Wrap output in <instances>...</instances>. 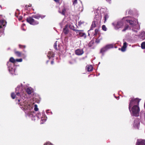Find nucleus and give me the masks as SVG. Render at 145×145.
Masks as SVG:
<instances>
[{
  "mask_svg": "<svg viewBox=\"0 0 145 145\" xmlns=\"http://www.w3.org/2000/svg\"><path fill=\"white\" fill-rule=\"evenodd\" d=\"M45 16L37 14L35 15H32L31 16H29L27 17L26 20L27 22L29 23L30 24L33 25H36L39 24V22L35 20L33 18L38 20L40 18H41V19H43Z\"/></svg>",
  "mask_w": 145,
  "mask_h": 145,
  "instance_id": "nucleus-1",
  "label": "nucleus"
},
{
  "mask_svg": "<svg viewBox=\"0 0 145 145\" xmlns=\"http://www.w3.org/2000/svg\"><path fill=\"white\" fill-rule=\"evenodd\" d=\"M140 101V99L137 98L135 99H131L130 101L129 105V110H130V107L133 105H137L138 106V105H139Z\"/></svg>",
  "mask_w": 145,
  "mask_h": 145,
  "instance_id": "nucleus-2",
  "label": "nucleus"
},
{
  "mask_svg": "<svg viewBox=\"0 0 145 145\" xmlns=\"http://www.w3.org/2000/svg\"><path fill=\"white\" fill-rule=\"evenodd\" d=\"M132 112L133 116H138L139 114L140 109L138 105H134L132 107Z\"/></svg>",
  "mask_w": 145,
  "mask_h": 145,
  "instance_id": "nucleus-3",
  "label": "nucleus"
},
{
  "mask_svg": "<svg viewBox=\"0 0 145 145\" xmlns=\"http://www.w3.org/2000/svg\"><path fill=\"white\" fill-rule=\"evenodd\" d=\"M7 22L4 20H0V36L1 34L3 33L4 28L6 27L7 24Z\"/></svg>",
  "mask_w": 145,
  "mask_h": 145,
  "instance_id": "nucleus-4",
  "label": "nucleus"
},
{
  "mask_svg": "<svg viewBox=\"0 0 145 145\" xmlns=\"http://www.w3.org/2000/svg\"><path fill=\"white\" fill-rule=\"evenodd\" d=\"M114 46L112 44H108L101 48L100 51V53L103 54L108 49L113 48Z\"/></svg>",
  "mask_w": 145,
  "mask_h": 145,
  "instance_id": "nucleus-5",
  "label": "nucleus"
},
{
  "mask_svg": "<svg viewBox=\"0 0 145 145\" xmlns=\"http://www.w3.org/2000/svg\"><path fill=\"white\" fill-rule=\"evenodd\" d=\"M73 30L76 32V33H77L78 32V34L77 35L80 37H83L84 39L86 38V33L82 32L83 31V30H77L76 29H73Z\"/></svg>",
  "mask_w": 145,
  "mask_h": 145,
  "instance_id": "nucleus-6",
  "label": "nucleus"
},
{
  "mask_svg": "<svg viewBox=\"0 0 145 145\" xmlns=\"http://www.w3.org/2000/svg\"><path fill=\"white\" fill-rule=\"evenodd\" d=\"M113 24L115 27V29H118L122 27L123 24L122 21L121 20L118 22L115 25L114 24Z\"/></svg>",
  "mask_w": 145,
  "mask_h": 145,
  "instance_id": "nucleus-7",
  "label": "nucleus"
},
{
  "mask_svg": "<svg viewBox=\"0 0 145 145\" xmlns=\"http://www.w3.org/2000/svg\"><path fill=\"white\" fill-rule=\"evenodd\" d=\"M75 54L77 55H81L84 53V51L82 49H78L75 51Z\"/></svg>",
  "mask_w": 145,
  "mask_h": 145,
  "instance_id": "nucleus-8",
  "label": "nucleus"
},
{
  "mask_svg": "<svg viewBox=\"0 0 145 145\" xmlns=\"http://www.w3.org/2000/svg\"><path fill=\"white\" fill-rule=\"evenodd\" d=\"M136 145H145V141L144 140H138Z\"/></svg>",
  "mask_w": 145,
  "mask_h": 145,
  "instance_id": "nucleus-9",
  "label": "nucleus"
},
{
  "mask_svg": "<svg viewBox=\"0 0 145 145\" xmlns=\"http://www.w3.org/2000/svg\"><path fill=\"white\" fill-rule=\"evenodd\" d=\"M63 32L65 34H67L69 32V30L67 25H65V27L63 29Z\"/></svg>",
  "mask_w": 145,
  "mask_h": 145,
  "instance_id": "nucleus-10",
  "label": "nucleus"
},
{
  "mask_svg": "<svg viewBox=\"0 0 145 145\" xmlns=\"http://www.w3.org/2000/svg\"><path fill=\"white\" fill-rule=\"evenodd\" d=\"M14 53L16 55L19 57L24 56V54H22L21 52L18 51H15Z\"/></svg>",
  "mask_w": 145,
  "mask_h": 145,
  "instance_id": "nucleus-11",
  "label": "nucleus"
},
{
  "mask_svg": "<svg viewBox=\"0 0 145 145\" xmlns=\"http://www.w3.org/2000/svg\"><path fill=\"white\" fill-rule=\"evenodd\" d=\"M126 21L128 23H129V24L131 26L133 27L134 26V24H135V21H133L132 20H126Z\"/></svg>",
  "mask_w": 145,
  "mask_h": 145,
  "instance_id": "nucleus-12",
  "label": "nucleus"
},
{
  "mask_svg": "<svg viewBox=\"0 0 145 145\" xmlns=\"http://www.w3.org/2000/svg\"><path fill=\"white\" fill-rule=\"evenodd\" d=\"M54 54L53 52L51 51H49L48 53L47 56L49 58V59H50V57H53L54 56Z\"/></svg>",
  "mask_w": 145,
  "mask_h": 145,
  "instance_id": "nucleus-13",
  "label": "nucleus"
},
{
  "mask_svg": "<svg viewBox=\"0 0 145 145\" xmlns=\"http://www.w3.org/2000/svg\"><path fill=\"white\" fill-rule=\"evenodd\" d=\"M86 69L88 71H90L93 70V67L91 65H88L86 66Z\"/></svg>",
  "mask_w": 145,
  "mask_h": 145,
  "instance_id": "nucleus-14",
  "label": "nucleus"
},
{
  "mask_svg": "<svg viewBox=\"0 0 145 145\" xmlns=\"http://www.w3.org/2000/svg\"><path fill=\"white\" fill-rule=\"evenodd\" d=\"M96 27V22L95 21L92 22L90 30H93Z\"/></svg>",
  "mask_w": 145,
  "mask_h": 145,
  "instance_id": "nucleus-15",
  "label": "nucleus"
},
{
  "mask_svg": "<svg viewBox=\"0 0 145 145\" xmlns=\"http://www.w3.org/2000/svg\"><path fill=\"white\" fill-rule=\"evenodd\" d=\"M129 27V25L128 24H126L125 27L123 28V29L122 30V31L123 32H124L126 30H127Z\"/></svg>",
  "mask_w": 145,
  "mask_h": 145,
  "instance_id": "nucleus-16",
  "label": "nucleus"
},
{
  "mask_svg": "<svg viewBox=\"0 0 145 145\" xmlns=\"http://www.w3.org/2000/svg\"><path fill=\"white\" fill-rule=\"evenodd\" d=\"M26 92L28 94L30 95L31 93V90L29 88H27L26 89Z\"/></svg>",
  "mask_w": 145,
  "mask_h": 145,
  "instance_id": "nucleus-17",
  "label": "nucleus"
},
{
  "mask_svg": "<svg viewBox=\"0 0 145 145\" xmlns=\"http://www.w3.org/2000/svg\"><path fill=\"white\" fill-rule=\"evenodd\" d=\"M94 41L93 40H91L89 44H88V46L89 47H91L93 46L94 44Z\"/></svg>",
  "mask_w": 145,
  "mask_h": 145,
  "instance_id": "nucleus-18",
  "label": "nucleus"
},
{
  "mask_svg": "<svg viewBox=\"0 0 145 145\" xmlns=\"http://www.w3.org/2000/svg\"><path fill=\"white\" fill-rule=\"evenodd\" d=\"M24 108L25 109L27 110H30V106L29 104H27L26 105H24Z\"/></svg>",
  "mask_w": 145,
  "mask_h": 145,
  "instance_id": "nucleus-19",
  "label": "nucleus"
},
{
  "mask_svg": "<svg viewBox=\"0 0 145 145\" xmlns=\"http://www.w3.org/2000/svg\"><path fill=\"white\" fill-rule=\"evenodd\" d=\"M102 40V38H98L96 39L95 41V42L97 44H98L100 43L101 41Z\"/></svg>",
  "mask_w": 145,
  "mask_h": 145,
  "instance_id": "nucleus-20",
  "label": "nucleus"
},
{
  "mask_svg": "<svg viewBox=\"0 0 145 145\" xmlns=\"http://www.w3.org/2000/svg\"><path fill=\"white\" fill-rule=\"evenodd\" d=\"M109 18V16L108 14H105L104 16V22L105 23V22L106 21V20L108 19Z\"/></svg>",
  "mask_w": 145,
  "mask_h": 145,
  "instance_id": "nucleus-21",
  "label": "nucleus"
},
{
  "mask_svg": "<svg viewBox=\"0 0 145 145\" xmlns=\"http://www.w3.org/2000/svg\"><path fill=\"white\" fill-rule=\"evenodd\" d=\"M10 62L13 63H15L16 62V59H14L13 57H11L10 58Z\"/></svg>",
  "mask_w": 145,
  "mask_h": 145,
  "instance_id": "nucleus-22",
  "label": "nucleus"
},
{
  "mask_svg": "<svg viewBox=\"0 0 145 145\" xmlns=\"http://www.w3.org/2000/svg\"><path fill=\"white\" fill-rule=\"evenodd\" d=\"M46 118L44 117H42L41 120V123H43L44 122L46 121Z\"/></svg>",
  "mask_w": 145,
  "mask_h": 145,
  "instance_id": "nucleus-23",
  "label": "nucleus"
},
{
  "mask_svg": "<svg viewBox=\"0 0 145 145\" xmlns=\"http://www.w3.org/2000/svg\"><path fill=\"white\" fill-rule=\"evenodd\" d=\"M141 47L143 49H145V42H143L142 43Z\"/></svg>",
  "mask_w": 145,
  "mask_h": 145,
  "instance_id": "nucleus-24",
  "label": "nucleus"
},
{
  "mask_svg": "<svg viewBox=\"0 0 145 145\" xmlns=\"http://www.w3.org/2000/svg\"><path fill=\"white\" fill-rule=\"evenodd\" d=\"M102 28L103 30L106 31L107 30V28L105 25H103L102 26Z\"/></svg>",
  "mask_w": 145,
  "mask_h": 145,
  "instance_id": "nucleus-25",
  "label": "nucleus"
},
{
  "mask_svg": "<svg viewBox=\"0 0 145 145\" xmlns=\"http://www.w3.org/2000/svg\"><path fill=\"white\" fill-rule=\"evenodd\" d=\"M126 48H125L122 47L121 48H119V50H121L122 52H124L125 51Z\"/></svg>",
  "mask_w": 145,
  "mask_h": 145,
  "instance_id": "nucleus-26",
  "label": "nucleus"
},
{
  "mask_svg": "<svg viewBox=\"0 0 145 145\" xmlns=\"http://www.w3.org/2000/svg\"><path fill=\"white\" fill-rule=\"evenodd\" d=\"M95 33L94 34V36H96L97 35V34L98 32L99 29H96L95 30Z\"/></svg>",
  "mask_w": 145,
  "mask_h": 145,
  "instance_id": "nucleus-27",
  "label": "nucleus"
},
{
  "mask_svg": "<svg viewBox=\"0 0 145 145\" xmlns=\"http://www.w3.org/2000/svg\"><path fill=\"white\" fill-rule=\"evenodd\" d=\"M66 10V9L64 8L62 9V14L63 15H65V13Z\"/></svg>",
  "mask_w": 145,
  "mask_h": 145,
  "instance_id": "nucleus-28",
  "label": "nucleus"
},
{
  "mask_svg": "<svg viewBox=\"0 0 145 145\" xmlns=\"http://www.w3.org/2000/svg\"><path fill=\"white\" fill-rule=\"evenodd\" d=\"M16 95L14 93H12L11 94V97L13 99H14L16 97Z\"/></svg>",
  "mask_w": 145,
  "mask_h": 145,
  "instance_id": "nucleus-29",
  "label": "nucleus"
},
{
  "mask_svg": "<svg viewBox=\"0 0 145 145\" xmlns=\"http://www.w3.org/2000/svg\"><path fill=\"white\" fill-rule=\"evenodd\" d=\"M22 58L16 59V62H22Z\"/></svg>",
  "mask_w": 145,
  "mask_h": 145,
  "instance_id": "nucleus-30",
  "label": "nucleus"
},
{
  "mask_svg": "<svg viewBox=\"0 0 145 145\" xmlns=\"http://www.w3.org/2000/svg\"><path fill=\"white\" fill-rule=\"evenodd\" d=\"M54 47L56 49V50H59V49L57 48V43H56V42L54 43Z\"/></svg>",
  "mask_w": 145,
  "mask_h": 145,
  "instance_id": "nucleus-31",
  "label": "nucleus"
},
{
  "mask_svg": "<svg viewBox=\"0 0 145 145\" xmlns=\"http://www.w3.org/2000/svg\"><path fill=\"white\" fill-rule=\"evenodd\" d=\"M19 47L20 48H26V46L25 45H23L21 44L19 45Z\"/></svg>",
  "mask_w": 145,
  "mask_h": 145,
  "instance_id": "nucleus-32",
  "label": "nucleus"
},
{
  "mask_svg": "<svg viewBox=\"0 0 145 145\" xmlns=\"http://www.w3.org/2000/svg\"><path fill=\"white\" fill-rule=\"evenodd\" d=\"M38 109V108L37 107V105H35V108H34V110L36 111H37Z\"/></svg>",
  "mask_w": 145,
  "mask_h": 145,
  "instance_id": "nucleus-33",
  "label": "nucleus"
},
{
  "mask_svg": "<svg viewBox=\"0 0 145 145\" xmlns=\"http://www.w3.org/2000/svg\"><path fill=\"white\" fill-rule=\"evenodd\" d=\"M127 42H124L123 43V46H122L125 48H126V47H127Z\"/></svg>",
  "mask_w": 145,
  "mask_h": 145,
  "instance_id": "nucleus-34",
  "label": "nucleus"
},
{
  "mask_svg": "<svg viewBox=\"0 0 145 145\" xmlns=\"http://www.w3.org/2000/svg\"><path fill=\"white\" fill-rule=\"evenodd\" d=\"M23 17L22 16H20L18 18V19L19 21H20L22 20Z\"/></svg>",
  "mask_w": 145,
  "mask_h": 145,
  "instance_id": "nucleus-35",
  "label": "nucleus"
},
{
  "mask_svg": "<svg viewBox=\"0 0 145 145\" xmlns=\"http://www.w3.org/2000/svg\"><path fill=\"white\" fill-rule=\"evenodd\" d=\"M73 4H75L77 3V0H74V1L73 2Z\"/></svg>",
  "mask_w": 145,
  "mask_h": 145,
  "instance_id": "nucleus-36",
  "label": "nucleus"
},
{
  "mask_svg": "<svg viewBox=\"0 0 145 145\" xmlns=\"http://www.w3.org/2000/svg\"><path fill=\"white\" fill-rule=\"evenodd\" d=\"M31 5L30 4H29V5H25V7L26 8H28V7H31Z\"/></svg>",
  "mask_w": 145,
  "mask_h": 145,
  "instance_id": "nucleus-37",
  "label": "nucleus"
},
{
  "mask_svg": "<svg viewBox=\"0 0 145 145\" xmlns=\"http://www.w3.org/2000/svg\"><path fill=\"white\" fill-rule=\"evenodd\" d=\"M69 27L70 29H72V30L73 29H74V27L73 26L70 25Z\"/></svg>",
  "mask_w": 145,
  "mask_h": 145,
  "instance_id": "nucleus-38",
  "label": "nucleus"
},
{
  "mask_svg": "<svg viewBox=\"0 0 145 145\" xmlns=\"http://www.w3.org/2000/svg\"><path fill=\"white\" fill-rule=\"evenodd\" d=\"M54 63V60H52L51 62V65H53Z\"/></svg>",
  "mask_w": 145,
  "mask_h": 145,
  "instance_id": "nucleus-39",
  "label": "nucleus"
},
{
  "mask_svg": "<svg viewBox=\"0 0 145 145\" xmlns=\"http://www.w3.org/2000/svg\"><path fill=\"white\" fill-rule=\"evenodd\" d=\"M16 95L18 96H20V93L19 92H18V93H16Z\"/></svg>",
  "mask_w": 145,
  "mask_h": 145,
  "instance_id": "nucleus-40",
  "label": "nucleus"
},
{
  "mask_svg": "<svg viewBox=\"0 0 145 145\" xmlns=\"http://www.w3.org/2000/svg\"><path fill=\"white\" fill-rule=\"evenodd\" d=\"M82 24V22H80V21L79 22V23H78V25H81Z\"/></svg>",
  "mask_w": 145,
  "mask_h": 145,
  "instance_id": "nucleus-41",
  "label": "nucleus"
},
{
  "mask_svg": "<svg viewBox=\"0 0 145 145\" xmlns=\"http://www.w3.org/2000/svg\"><path fill=\"white\" fill-rule=\"evenodd\" d=\"M107 2H109V3H110L111 0H106Z\"/></svg>",
  "mask_w": 145,
  "mask_h": 145,
  "instance_id": "nucleus-42",
  "label": "nucleus"
},
{
  "mask_svg": "<svg viewBox=\"0 0 145 145\" xmlns=\"http://www.w3.org/2000/svg\"><path fill=\"white\" fill-rule=\"evenodd\" d=\"M69 63L71 64H72L73 63H72L71 61H69Z\"/></svg>",
  "mask_w": 145,
  "mask_h": 145,
  "instance_id": "nucleus-43",
  "label": "nucleus"
},
{
  "mask_svg": "<svg viewBox=\"0 0 145 145\" xmlns=\"http://www.w3.org/2000/svg\"><path fill=\"white\" fill-rule=\"evenodd\" d=\"M48 62H49V61L48 60L47 61H46V63H48Z\"/></svg>",
  "mask_w": 145,
  "mask_h": 145,
  "instance_id": "nucleus-44",
  "label": "nucleus"
},
{
  "mask_svg": "<svg viewBox=\"0 0 145 145\" xmlns=\"http://www.w3.org/2000/svg\"><path fill=\"white\" fill-rule=\"evenodd\" d=\"M20 100H19V99H18V102H20Z\"/></svg>",
  "mask_w": 145,
  "mask_h": 145,
  "instance_id": "nucleus-45",
  "label": "nucleus"
},
{
  "mask_svg": "<svg viewBox=\"0 0 145 145\" xmlns=\"http://www.w3.org/2000/svg\"><path fill=\"white\" fill-rule=\"evenodd\" d=\"M8 62L7 63V65H8Z\"/></svg>",
  "mask_w": 145,
  "mask_h": 145,
  "instance_id": "nucleus-46",
  "label": "nucleus"
},
{
  "mask_svg": "<svg viewBox=\"0 0 145 145\" xmlns=\"http://www.w3.org/2000/svg\"><path fill=\"white\" fill-rule=\"evenodd\" d=\"M16 16L17 17H18V16H17L16 15Z\"/></svg>",
  "mask_w": 145,
  "mask_h": 145,
  "instance_id": "nucleus-47",
  "label": "nucleus"
},
{
  "mask_svg": "<svg viewBox=\"0 0 145 145\" xmlns=\"http://www.w3.org/2000/svg\"><path fill=\"white\" fill-rule=\"evenodd\" d=\"M88 35H89V33L88 34Z\"/></svg>",
  "mask_w": 145,
  "mask_h": 145,
  "instance_id": "nucleus-48",
  "label": "nucleus"
},
{
  "mask_svg": "<svg viewBox=\"0 0 145 145\" xmlns=\"http://www.w3.org/2000/svg\"><path fill=\"white\" fill-rule=\"evenodd\" d=\"M8 67H9L8 66Z\"/></svg>",
  "mask_w": 145,
  "mask_h": 145,
  "instance_id": "nucleus-49",
  "label": "nucleus"
}]
</instances>
